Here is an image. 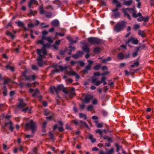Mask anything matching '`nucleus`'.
Wrapping results in <instances>:
<instances>
[{
    "label": "nucleus",
    "instance_id": "nucleus-1",
    "mask_svg": "<svg viewBox=\"0 0 154 154\" xmlns=\"http://www.w3.org/2000/svg\"><path fill=\"white\" fill-rule=\"evenodd\" d=\"M126 22L124 21H122L117 23L114 27V31L117 32L122 30L125 27Z\"/></svg>",
    "mask_w": 154,
    "mask_h": 154
},
{
    "label": "nucleus",
    "instance_id": "nucleus-2",
    "mask_svg": "<svg viewBox=\"0 0 154 154\" xmlns=\"http://www.w3.org/2000/svg\"><path fill=\"white\" fill-rule=\"evenodd\" d=\"M98 79L97 78L93 77L92 78L91 82L97 86L99 85L102 82L103 83V85H105L107 84V83L105 81L106 78L105 77H103L102 78L100 81H98Z\"/></svg>",
    "mask_w": 154,
    "mask_h": 154
},
{
    "label": "nucleus",
    "instance_id": "nucleus-3",
    "mask_svg": "<svg viewBox=\"0 0 154 154\" xmlns=\"http://www.w3.org/2000/svg\"><path fill=\"white\" fill-rule=\"evenodd\" d=\"M122 10L124 13V17L127 16L130 20H131L130 16L128 13L132 14V15L133 16V14L135 11L134 8H123L122 9Z\"/></svg>",
    "mask_w": 154,
    "mask_h": 154
},
{
    "label": "nucleus",
    "instance_id": "nucleus-4",
    "mask_svg": "<svg viewBox=\"0 0 154 154\" xmlns=\"http://www.w3.org/2000/svg\"><path fill=\"white\" fill-rule=\"evenodd\" d=\"M26 129H31L32 133H34L36 129V124L32 120H30L29 122L27 123L25 125Z\"/></svg>",
    "mask_w": 154,
    "mask_h": 154
},
{
    "label": "nucleus",
    "instance_id": "nucleus-5",
    "mask_svg": "<svg viewBox=\"0 0 154 154\" xmlns=\"http://www.w3.org/2000/svg\"><path fill=\"white\" fill-rule=\"evenodd\" d=\"M88 41L91 44H99L102 42V40L96 38H88Z\"/></svg>",
    "mask_w": 154,
    "mask_h": 154
},
{
    "label": "nucleus",
    "instance_id": "nucleus-6",
    "mask_svg": "<svg viewBox=\"0 0 154 154\" xmlns=\"http://www.w3.org/2000/svg\"><path fill=\"white\" fill-rule=\"evenodd\" d=\"M63 86L62 85H58L57 87L53 86L50 88V90L51 93H56L58 97V92L61 90L63 89Z\"/></svg>",
    "mask_w": 154,
    "mask_h": 154
},
{
    "label": "nucleus",
    "instance_id": "nucleus-7",
    "mask_svg": "<svg viewBox=\"0 0 154 154\" xmlns=\"http://www.w3.org/2000/svg\"><path fill=\"white\" fill-rule=\"evenodd\" d=\"M40 51L39 49L37 50V52L38 55V57L37 59V60L38 61V64L40 66H42L43 64V56L45 55L41 54L40 52Z\"/></svg>",
    "mask_w": 154,
    "mask_h": 154
},
{
    "label": "nucleus",
    "instance_id": "nucleus-8",
    "mask_svg": "<svg viewBox=\"0 0 154 154\" xmlns=\"http://www.w3.org/2000/svg\"><path fill=\"white\" fill-rule=\"evenodd\" d=\"M43 47L41 49H39L40 51V53H42L43 55H46L47 54V51L45 49L46 48H50L51 47V45L48 44H44L43 45Z\"/></svg>",
    "mask_w": 154,
    "mask_h": 154
},
{
    "label": "nucleus",
    "instance_id": "nucleus-9",
    "mask_svg": "<svg viewBox=\"0 0 154 154\" xmlns=\"http://www.w3.org/2000/svg\"><path fill=\"white\" fill-rule=\"evenodd\" d=\"M82 49L87 53V54L85 56V57L87 59L90 56L89 54L90 49L88 45H85L82 47Z\"/></svg>",
    "mask_w": 154,
    "mask_h": 154
},
{
    "label": "nucleus",
    "instance_id": "nucleus-10",
    "mask_svg": "<svg viewBox=\"0 0 154 154\" xmlns=\"http://www.w3.org/2000/svg\"><path fill=\"white\" fill-rule=\"evenodd\" d=\"M131 42L133 44L137 45L138 43V40L137 38H134L132 37H131L126 42L127 44H128Z\"/></svg>",
    "mask_w": 154,
    "mask_h": 154
},
{
    "label": "nucleus",
    "instance_id": "nucleus-11",
    "mask_svg": "<svg viewBox=\"0 0 154 154\" xmlns=\"http://www.w3.org/2000/svg\"><path fill=\"white\" fill-rule=\"evenodd\" d=\"M93 97L91 95H87L85 97L83 101L85 103H88L89 102L90 100Z\"/></svg>",
    "mask_w": 154,
    "mask_h": 154
},
{
    "label": "nucleus",
    "instance_id": "nucleus-12",
    "mask_svg": "<svg viewBox=\"0 0 154 154\" xmlns=\"http://www.w3.org/2000/svg\"><path fill=\"white\" fill-rule=\"evenodd\" d=\"M67 73L68 75L72 76H75L77 79H79V75L77 74L75 72L72 70H70L69 71H68Z\"/></svg>",
    "mask_w": 154,
    "mask_h": 154
},
{
    "label": "nucleus",
    "instance_id": "nucleus-13",
    "mask_svg": "<svg viewBox=\"0 0 154 154\" xmlns=\"http://www.w3.org/2000/svg\"><path fill=\"white\" fill-rule=\"evenodd\" d=\"M26 105V104L24 103L22 99L20 100V103L18 105V107L20 109H22L25 107Z\"/></svg>",
    "mask_w": 154,
    "mask_h": 154
},
{
    "label": "nucleus",
    "instance_id": "nucleus-14",
    "mask_svg": "<svg viewBox=\"0 0 154 154\" xmlns=\"http://www.w3.org/2000/svg\"><path fill=\"white\" fill-rule=\"evenodd\" d=\"M83 54V53L82 52H81V51H79L77 52L75 54L72 55V57L76 59L78 57L81 56Z\"/></svg>",
    "mask_w": 154,
    "mask_h": 154
},
{
    "label": "nucleus",
    "instance_id": "nucleus-15",
    "mask_svg": "<svg viewBox=\"0 0 154 154\" xmlns=\"http://www.w3.org/2000/svg\"><path fill=\"white\" fill-rule=\"evenodd\" d=\"M59 22L57 19H54L52 21L51 25L55 26H57L59 25Z\"/></svg>",
    "mask_w": 154,
    "mask_h": 154
},
{
    "label": "nucleus",
    "instance_id": "nucleus-16",
    "mask_svg": "<svg viewBox=\"0 0 154 154\" xmlns=\"http://www.w3.org/2000/svg\"><path fill=\"white\" fill-rule=\"evenodd\" d=\"M66 38L71 43H76L78 40V37H76V39L74 40L71 38L70 37L69 35L67 36Z\"/></svg>",
    "mask_w": 154,
    "mask_h": 154
},
{
    "label": "nucleus",
    "instance_id": "nucleus-17",
    "mask_svg": "<svg viewBox=\"0 0 154 154\" xmlns=\"http://www.w3.org/2000/svg\"><path fill=\"white\" fill-rule=\"evenodd\" d=\"M60 40H59L56 41L54 44L53 45V48L55 49H57L58 48V46L60 45Z\"/></svg>",
    "mask_w": 154,
    "mask_h": 154
},
{
    "label": "nucleus",
    "instance_id": "nucleus-18",
    "mask_svg": "<svg viewBox=\"0 0 154 154\" xmlns=\"http://www.w3.org/2000/svg\"><path fill=\"white\" fill-rule=\"evenodd\" d=\"M63 91L66 94H68L71 97H72L73 96L75 95L74 92H71L65 90H63Z\"/></svg>",
    "mask_w": 154,
    "mask_h": 154
},
{
    "label": "nucleus",
    "instance_id": "nucleus-19",
    "mask_svg": "<svg viewBox=\"0 0 154 154\" xmlns=\"http://www.w3.org/2000/svg\"><path fill=\"white\" fill-rule=\"evenodd\" d=\"M80 123L79 125L82 127L83 126H85L87 128L89 129V127L88 125L86 124V123L84 121H82L79 120Z\"/></svg>",
    "mask_w": 154,
    "mask_h": 154
},
{
    "label": "nucleus",
    "instance_id": "nucleus-20",
    "mask_svg": "<svg viewBox=\"0 0 154 154\" xmlns=\"http://www.w3.org/2000/svg\"><path fill=\"white\" fill-rule=\"evenodd\" d=\"M12 122L11 121H9L8 123H6L5 124V126H7L8 125H9V128L11 131H12L14 130V128L12 126Z\"/></svg>",
    "mask_w": 154,
    "mask_h": 154
},
{
    "label": "nucleus",
    "instance_id": "nucleus-21",
    "mask_svg": "<svg viewBox=\"0 0 154 154\" xmlns=\"http://www.w3.org/2000/svg\"><path fill=\"white\" fill-rule=\"evenodd\" d=\"M133 2V1L131 0L124 1L123 4L125 5L129 6L132 4Z\"/></svg>",
    "mask_w": 154,
    "mask_h": 154
},
{
    "label": "nucleus",
    "instance_id": "nucleus-22",
    "mask_svg": "<svg viewBox=\"0 0 154 154\" xmlns=\"http://www.w3.org/2000/svg\"><path fill=\"white\" fill-rule=\"evenodd\" d=\"M88 138L91 141L92 143H94L96 141V139L94 138L93 136L90 134H88Z\"/></svg>",
    "mask_w": 154,
    "mask_h": 154
},
{
    "label": "nucleus",
    "instance_id": "nucleus-23",
    "mask_svg": "<svg viewBox=\"0 0 154 154\" xmlns=\"http://www.w3.org/2000/svg\"><path fill=\"white\" fill-rule=\"evenodd\" d=\"M113 3L116 4V6L117 8H119L121 7V3L117 0H113Z\"/></svg>",
    "mask_w": 154,
    "mask_h": 154
},
{
    "label": "nucleus",
    "instance_id": "nucleus-24",
    "mask_svg": "<svg viewBox=\"0 0 154 154\" xmlns=\"http://www.w3.org/2000/svg\"><path fill=\"white\" fill-rule=\"evenodd\" d=\"M15 23L19 27H23L24 25V23L20 20L16 21Z\"/></svg>",
    "mask_w": 154,
    "mask_h": 154
},
{
    "label": "nucleus",
    "instance_id": "nucleus-25",
    "mask_svg": "<svg viewBox=\"0 0 154 154\" xmlns=\"http://www.w3.org/2000/svg\"><path fill=\"white\" fill-rule=\"evenodd\" d=\"M138 34L141 36L142 37H144L146 36V34L144 33V32L143 31H142L140 30H139Z\"/></svg>",
    "mask_w": 154,
    "mask_h": 154
},
{
    "label": "nucleus",
    "instance_id": "nucleus-26",
    "mask_svg": "<svg viewBox=\"0 0 154 154\" xmlns=\"http://www.w3.org/2000/svg\"><path fill=\"white\" fill-rule=\"evenodd\" d=\"M57 68L59 70L62 71L64 70H66L67 69V66L63 67L61 66H59L57 67Z\"/></svg>",
    "mask_w": 154,
    "mask_h": 154
},
{
    "label": "nucleus",
    "instance_id": "nucleus-27",
    "mask_svg": "<svg viewBox=\"0 0 154 154\" xmlns=\"http://www.w3.org/2000/svg\"><path fill=\"white\" fill-rule=\"evenodd\" d=\"M91 68V66L90 65H88L85 67V69L83 70V72L85 73H86Z\"/></svg>",
    "mask_w": 154,
    "mask_h": 154
},
{
    "label": "nucleus",
    "instance_id": "nucleus-28",
    "mask_svg": "<svg viewBox=\"0 0 154 154\" xmlns=\"http://www.w3.org/2000/svg\"><path fill=\"white\" fill-rule=\"evenodd\" d=\"M43 6L42 5L40 6L39 7L40 13L41 14H43L45 13V11L43 9Z\"/></svg>",
    "mask_w": 154,
    "mask_h": 154
},
{
    "label": "nucleus",
    "instance_id": "nucleus-29",
    "mask_svg": "<svg viewBox=\"0 0 154 154\" xmlns=\"http://www.w3.org/2000/svg\"><path fill=\"white\" fill-rule=\"evenodd\" d=\"M5 67L7 69H9L12 72L14 71V68L13 67L10 66L9 65H7L5 66Z\"/></svg>",
    "mask_w": 154,
    "mask_h": 154
},
{
    "label": "nucleus",
    "instance_id": "nucleus-30",
    "mask_svg": "<svg viewBox=\"0 0 154 154\" xmlns=\"http://www.w3.org/2000/svg\"><path fill=\"white\" fill-rule=\"evenodd\" d=\"M34 91L35 92L32 95V96L33 97L38 96L39 94L38 90L37 89H36Z\"/></svg>",
    "mask_w": 154,
    "mask_h": 154
},
{
    "label": "nucleus",
    "instance_id": "nucleus-31",
    "mask_svg": "<svg viewBox=\"0 0 154 154\" xmlns=\"http://www.w3.org/2000/svg\"><path fill=\"white\" fill-rule=\"evenodd\" d=\"M79 116L80 118H84L85 120L86 119H87L86 115L82 113H80L79 114Z\"/></svg>",
    "mask_w": 154,
    "mask_h": 154
},
{
    "label": "nucleus",
    "instance_id": "nucleus-32",
    "mask_svg": "<svg viewBox=\"0 0 154 154\" xmlns=\"http://www.w3.org/2000/svg\"><path fill=\"white\" fill-rule=\"evenodd\" d=\"M124 56L122 53H120L117 56V58L119 60H122L124 58Z\"/></svg>",
    "mask_w": 154,
    "mask_h": 154
},
{
    "label": "nucleus",
    "instance_id": "nucleus-33",
    "mask_svg": "<svg viewBox=\"0 0 154 154\" xmlns=\"http://www.w3.org/2000/svg\"><path fill=\"white\" fill-rule=\"evenodd\" d=\"M37 13V12L36 11H33L32 10H30V13L28 14V15H32L33 16H35V15Z\"/></svg>",
    "mask_w": 154,
    "mask_h": 154
},
{
    "label": "nucleus",
    "instance_id": "nucleus-34",
    "mask_svg": "<svg viewBox=\"0 0 154 154\" xmlns=\"http://www.w3.org/2000/svg\"><path fill=\"white\" fill-rule=\"evenodd\" d=\"M136 12L135 11L134 13L133 14V17H140L141 16V14L140 13H138L137 14H136Z\"/></svg>",
    "mask_w": 154,
    "mask_h": 154
},
{
    "label": "nucleus",
    "instance_id": "nucleus-35",
    "mask_svg": "<svg viewBox=\"0 0 154 154\" xmlns=\"http://www.w3.org/2000/svg\"><path fill=\"white\" fill-rule=\"evenodd\" d=\"M47 41L50 43H52L53 42V40L51 37L49 36L47 38Z\"/></svg>",
    "mask_w": 154,
    "mask_h": 154
},
{
    "label": "nucleus",
    "instance_id": "nucleus-36",
    "mask_svg": "<svg viewBox=\"0 0 154 154\" xmlns=\"http://www.w3.org/2000/svg\"><path fill=\"white\" fill-rule=\"evenodd\" d=\"M114 149L113 148H111L110 150H107L106 152V154H112L113 153Z\"/></svg>",
    "mask_w": 154,
    "mask_h": 154
},
{
    "label": "nucleus",
    "instance_id": "nucleus-37",
    "mask_svg": "<svg viewBox=\"0 0 154 154\" xmlns=\"http://www.w3.org/2000/svg\"><path fill=\"white\" fill-rule=\"evenodd\" d=\"M69 48L70 49L69 51L67 53L68 54H71V52L73 50H75V48L74 47H72L71 46H70L69 47Z\"/></svg>",
    "mask_w": 154,
    "mask_h": 154
},
{
    "label": "nucleus",
    "instance_id": "nucleus-38",
    "mask_svg": "<svg viewBox=\"0 0 154 154\" xmlns=\"http://www.w3.org/2000/svg\"><path fill=\"white\" fill-rule=\"evenodd\" d=\"M101 49L99 47H96L94 49V51L95 53H99Z\"/></svg>",
    "mask_w": 154,
    "mask_h": 154
},
{
    "label": "nucleus",
    "instance_id": "nucleus-39",
    "mask_svg": "<svg viewBox=\"0 0 154 154\" xmlns=\"http://www.w3.org/2000/svg\"><path fill=\"white\" fill-rule=\"evenodd\" d=\"M139 65V63L138 61H136L134 62L133 65L131 66V67H137Z\"/></svg>",
    "mask_w": 154,
    "mask_h": 154
},
{
    "label": "nucleus",
    "instance_id": "nucleus-40",
    "mask_svg": "<svg viewBox=\"0 0 154 154\" xmlns=\"http://www.w3.org/2000/svg\"><path fill=\"white\" fill-rule=\"evenodd\" d=\"M100 67H101L100 64H98V65H97L95 66L94 67L93 69L95 70H98L99 69H100Z\"/></svg>",
    "mask_w": 154,
    "mask_h": 154
},
{
    "label": "nucleus",
    "instance_id": "nucleus-41",
    "mask_svg": "<svg viewBox=\"0 0 154 154\" xmlns=\"http://www.w3.org/2000/svg\"><path fill=\"white\" fill-rule=\"evenodd\" d=\"M94 106L92 105H90L88 106L87 108V110L88 111H91L93 109Z\"/></svg>",
    "mask_w": 154,
    "mask_h": 154
},
{
    "label": "nucleus",
    "instance_id": "nucleus-42",
    "mask_svg": "<svg viewBox=\"0 0 154 154\" xmlns=\"http://www.w3.org/2000/svg\"><path fill=\"white\" fill-rule=\"evenodd\" d=\"M45 14H46L45 16L47 17L50 18L51 17L52 14L50 12H45Z\"/></svg>",
    "mask_w": 154,
    "mask_h": 154
},
{
    "label": "nucleus",
    "instance_id": "nucleus-43",
    "mask_svg": "<svg viewBox=\"0 0 154 154\" xmlns=\"http://www.w3.org/2000/svg\"><path fill=\"white\" fill-rule=\"evenodd\" d=\"M23 76L25 77V81L30 80H31V76L30 75L26 76L25 75H24Z\"/></svg>",
    "mask_w": 154,
    "mask_h": 154
},
{
    "label": "nucleus",
    "instance_id": "nucleus-44",
    "mask_svg": "<svg viewBox=\"0 0 154 154\" xmlns=\"http://www.w3.org/2000/svg\"><path fill=\"white\" fill-rule=\"evenodd\" d=\"M137 2V7L138 8H140L141 5V3L140 2V0H135Z\"/></svg>",
    "mask_w": 154,
    "mask_h": 154
},
{
    "label": "nucleus",
    "instance_id": "nucleus-45",
    "mask_svg": "<svg viewBox=\"0 0 154 154\" xmlns=\"http://www.w3.org/2000/svg\"><path fill=\"white\" fill-rule=\"evenodd\" d=\"M4 91L3 92V94L4 96H5L7 95V88H6L5 86H4Z\"/></svg>",
    "mask_w": 154,
    "mask_h": 154
},
{
    "label": "nucleus",
    "instance_id": "nucleus-46",
    "mask_svg": "<svg viewBox=\"0 0 154 154\" xmlns=\"http://www.w3.org/2000/svg\"><path fill=\"white\" fill-rule=\"evenodd\" d=\"M120 15V14L119 12H117L116 13H115L112 16H114L116 18H117L119 17Z\"/></svg>",
    "mask_w": 154,
    "mask_h": 154
},
{
    "label": "nucleus",
    "instance_id": "nucleus-47",
    "mask_svg": "<svg viewBox=\"0 0 154 154\" xmlns=\"http://www.w3.org/2000/svg\"><path fill=\"white\" fill-rule=\"evenodd\" d=\"M6 34L8 35H9L11 36L12 38H14V35L10 32L9 31H7L6 32Z\"/></svg>",
    "mask_w": 154,
    "mask_h": 154
},
{
    "label": "nucleus",
    "instance_id": "nucleus-48",
    "mask_svg": "<svg viewBox=\"0 0 154 154\" xmlns=\"http://www.w3.org/2000/svg\"><path fill=\"white\" fill-rule=\"evenodd\" d=\"M59 35L60 36H63L65 35V34L64 33H60L56 32L55 33V35Z\"/></svg>",
    "mask_w": 154,
    "mask_h": 154
},
{
    "label": "nucleus",
    "instance_id": "nucleus-49",
    "mask_svg": "<svg viewBox=\"0 0 154 154\" xmlns=\"http://www.w3.org/2000/svg\"><path fill=\"white\" fill-rule=\"evenodd\" d=\"M32 68L33 70H37L38 69L37 66L35 65H32Z\"/></svg>",
    "mask_w": 154,
    "mask_h": 154
},
{
    "label": "nucleus",
    "instance_id": "nucleus-50",
    "mask_svg": "<svg viewBox=\"0 0 154 154\" xmlns=\"http://www.w3.org/2000/svg\"><path fill=\"white\" fill-rule=\"evenodd\" d=\"M49 136L50 139H51L52 140H54V138L52 133L51 132H50L49 133Z\"/></svg>",
    "mask_w": 154,
    "mask_h": 154
},
{
    "label": "nucleus",
    "instance_id": "nucleus-51",
    "mask_svg": "<svg viewBox=\"0 0 154 154\" xmlns=\"http://www.w3.org/2000/svg\"><path fill=\"white\" fill-rule=\"evenodd\" d=\"M30 110V108H29V107H26L25 108L23 109L22 110V111L23 112H26V111H29V112Z\"/></svg>",
    "mask_w": 154,
    "mask_h": 154
},
{
    "label": "nucleus",
    "instance_id": "nucleus-52",
    "mask_svg": "<svg viewBox=\"0 0 154 154\" xmlns=\"http://www.w3.org/2000/svg\"><path fill=\"white\" fill-rule=\"evenodd\" d=\"M137 20L138 21H141L143 20V17L141 16L137 18Z\"/></svg>",
    "mask_w": 154,
    "mask_h": 154
},
{
    "label": "nucleus",
    "instance_id": "nucleus-53",
    "mask_svg": "<svg viewBox=\"0 0 154 154\" xmlns=\"http://www.w3.org/2000/svg\"><path fill=\"white\" fill-rule=\"evenodd\" d=\"M73 123L76 125H79L80 122L79 121H78L76 120H74L73 121Z\"/></svg>",
    "mask_w": 154,
    "mask_h": 154
},
{
    "label": "nucleus",
    "instance_id": "nucleus-54",
    "mask_svg": "<svg viewBox=\"0 0 154 154\" xmlns=\"http://www.w3.org/2000/svg\"><path fill=\"white\" fill-rule=\"evenodd\" d=\"M97 103V100L96 99H94L92 101V103L94 105L96 104Z\"/></svg>",
    "mask_w": 154,
    "mask_h": 154
},
{
    "label": "nucleus",
    "instance_id": "nucleus-55",
    "mask_svg": "<svg viewBox=\"0 0 154 154\" xmlns=\"http://www.w3.org/2000/svg\"><path fill=\"white\" fill-rule=\"evenodd\" d=\"M140 26L138 24H135L134 26V29L135 30L139 28Z\"/></svg>",
    "mask_w": 154,
    "mask_h": 154
},
{
    "label": "nucleus",
    "instance_id": "nucleus-56",
    "mask_svg": "<svg viewBox=\"0 0 154 154\" xmlns=\"http://www.w3.org/2000/svg\"><path fill=\"white\" fill-rule=\"evenodd\" d=\"M111 60V58L110 57H108L106 59L103 60H102V62L104 63L107 61H109Z\"/></svg>",
    "mask_w": 154,
    "mask_h": 154
},
{
    "label": "nucleus",
    "instance_id": "nucleus-57",
    "mask_svg": "<svg viewBox=\"0 0 154 154\" xmlns=\"http://www.w3.org/2000/svg\"><path fill=\"white\" fill-rule=\"evenodd\" d=\"M49 113V112L47 109H45L44 111V115L45 116L48 115Z\"/></svg>",
    "mask_w": 154,
    "mask_h": 154
},
{
    "label": "nucleus",
    "instance_id": "nucleus-58",
    "mask_svg": "<svg viewBox=\"0 0 154 154\" xmlns=\"http://www.w3.org/2000/svg\"><path fill=\"white\" fill-rule=\"evenodd\" d=\"M97 127L98 128H102L103 126V124L101 123H98L97 125Z\"/></svg>",
    "mask_w": 154,
    "mask_h": 154
},
{
    "label": "nucleus",
    "instance_id": "nucleus-59",
    "mask_svg": "<svg viewBox=\"0 0 154 154\" xmlns=\"http://www.w3.org/2000/svg\"><path fill=\"white\" fill-rule=\"evenodd\" d=\"M37 43L38 44H42L43 45V44H44L43 40L42 39L41 40H38L37 42Z\"/></svg>",
    "mask_w": 154,
    "mask_h": 154
},
{
    "label": "nucleus",
    "instance_id": "nucleus-60",
    "mask_svg": "<svg viewBox=\"0 0 154 154\" xmlns=\"http://www.w3.org/2000/svg\"><path fill=\"white\" fill-rule=\"evenodd\" d=\"M41 25L43 27H47L49 26L48 25H45V24L44 23H41Z\"/></svg>",
    "mask_w": 154,
    "mask_h": 154
},
{
    "label": "nucleus",
    "instance_id": "nucleus-61",
    "mask_svg": "<svg viewBox=\"0 0 154 154\" xmlns=\"http://www.w3.org/2000/svg\"><path fill=\"white\" fill-rule=\"evenodd\" d=\"M78 62L79 63L80 66H83L85 65V63L83 62L79 61H78Z\"/></svg>",
    "mask_w": 154,
    "mask_h": 154
},
{
    "label": "nucleus",
    "instance_id": "nucleus-62",
    "mask_svg": "<svg viewBox=\"0 0 154 154\" xmlns=\"http://www.w3.org/2000/svg\"><path fill=\"white\" fill-rule=\"evenodd\" d=\"M79 106L81 109H84L85 108V105L84 104H83L80 105Z\"/></svg>",
    "mask_w": 154,
    "mask_h": 154
},
{
    "label": "nucleus",
    "instance_id": "nucleus-63",
    "mask_svg": "<svg viewBox=\"0 0 154 154\" xmlns=\"http://www.w3.org/2000/svg\"><path fill=\"white\" fill-rule=\"evenodd\" d=\"M34 26V25L32 23H30L28 24V28H31Z\"/></svg>",
    "mask_w": 154,
    "mask_h": 154
},
{
    "label": "nucleus",
    "instance_id": "nucleus-64",
    "mask_svg": "<svg viewBox=\"0 0 154 154\" xmlns=\"http://www.w3.org/2000/svg\"><path fill=\"white\" fill-rule=\"evenodd\" d=\"M31 79L32 80H33L34 81L35 80V78H36V76L35 75H32L31 76Z\"/></svg>",
    "mask_w": 154,
    "mask_h": 154
}]
</instances>
